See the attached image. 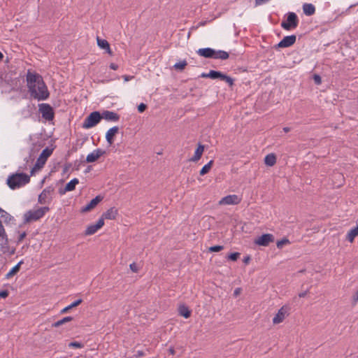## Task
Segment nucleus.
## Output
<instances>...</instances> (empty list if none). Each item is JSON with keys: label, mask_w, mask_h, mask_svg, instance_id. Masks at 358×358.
I'll list each match as a JSON object with an SVG mask.
<instances>
[{"label": "nucleus", "mask_w": 358, "mask_h": 358, "mask_svg": "<svg viewBox=\"0 0 358 358\" xmlns=\"http://www.w3.org/2000/svg\"><path fill=\"white\" fill-rule=\"evenodd\" d=\"M27 83L32 98L38 101L45 100L48 98L49 92L47 86L39 74L28 71Z\"/></svg>", "instance_id": "1"}, {"label": "nucleus", "mask_w": 358, "mask_h": 358, "mask_svg": "<svg viewBox=\"0 0 358 358\" xmlns=\"http://www.w3.org/2000/svg\"><path fill=\"white\" fill-rule=\"evenodd\" d=\"M30 181V177L24 173H16L8 176L7 185L11 189L20 188Z\"/></svg>", "instance_id": "2"}, {"label": "nucleus", "mask_w": 358, "mask_h": 358, "mask_svg": "<svg viewBox=\"0 0 358 358\" xmlns=\"http://www.w3.org/2000/svg\"><path fill=\"white\" fill-rule=\"evenodd\" d=\"M197 54L204 58L227 59L229 55L224 50H215L210 48H200L196 51Z\"/></svg>", "instance_id": "3"}, {"label": "nucleus", "mask_w": 358, "mask_h": 358, "mask_svg": "<svg viewBox=\"0 0 358 358\" xmlns=\"http://www.w3.org/2000/svg\"><path fill=\"white\" fill-rule=\"evenodd\" d=\"M48 207H40L37 209L30 210L24 214V223L35 222L43 217L49 211Z\"/></svg>", "instance_id": "4"}, {"label": "nucleus", "mask_w": 358, "mask_h": 358, "mask_svg": "<svg viewBox=\"0 0 358 358\" xmlns=\"http://www.w3.org/2000/svg\"><path fill=\"white\" fill-rule=\"evenodd\" d=\"M285 20L281 22V27L286 31L295 29L299 23L297 15L294 12H288L285 15Z\"/></svg>", "instance_id": "5"}, {"label": "nucleus", "mask_w": 358, "mask_h": 358, "mask_svg": "<svg viewBox=\"0 0 358 358\" xmlns=\"http://www.w3.org/2000/svg\"><path fill=\"white\" fill-rule=\"evenodd\" d=\"M52 152L53 149L50 148H46L42 151L34 167L31 169V175L34 174L35 171L40 170L44 166L48 158L52 155Z\"/></svg>", "instance_id": "6"}, {"label": "nucleus", "mask_w": 358, "mask_h": 358, "mask_svg": "<svg viewBox=\"0 0 358 358\" xmlns=\"http://www.w3.org/2000/svg\"><path fill=\"white\" fill-rule=\"evenodd\" d=\"M0 216L4 218L6 222H10L13 217L8 213L4 211L0 208ZM8 244V238L6 234L3 226L2 225L1 221L0 220V245H6Z\"/></svg>", "instance_id": "7"}, {"label": "nucleus", "mask_w": 358, "mask_h": 358, "mask_svg": "<svg viewBox=\"0 0 358 358\" xmlns=\"http://www.w3.org/2000/svg\"><path fill=\"white\" fill-rule=\"evenodd\" d=\"M39 112L41 113L42 117L47 121L53 120L55 113L53 108L48 103H41L38 105Z\"/></svg>", "instance_id": "8"}, {"label": "nucleus", "mask_w": 358, "mask_h": 358, "mask_svg": "<svg viewBox=\"0 0 358 358\" xmlns=\"http://www.w3.org/2000/svg\"><path fill=\"white\" fill-rule=\"evenodd\" d=\"M275 241V237L271 234H264L262 236L257 238L254 243L259 246L266 247L271 243H273Z\"/></svg>", "instance_id": "9"}, {"label": "nucleus", "mask_w": 358, "mask_h": 358, "mask_svg": "<svg viewBox=\"0 0 358 358\" xmlns=\"http://www.w3.org/2000/svg\"><path fill=\"white\" fill-rule=\"evenodd\" d=\"M296 40V36L294 34L286 36L277 45H275V48L278 49L290 47L295 43Z\"/></svg>", "instance_id": "10"}, {"label": "nucleus", "mask_w": 358, "mask_h": 358, "mask_svg": "<svg viewBox=\"0 0 358 358\" xmlns=\"http://www.w3.org/2000/svg\"><path fill=\"white\" fill-rule=\"evenodd\" d=\"M241 199L236 194L227 195L223 197L220 201V205H236L241 202Z\"/></svg>", "instance_id": "11"}, {"label": "nucleus", "mask_w": 358, "mask_h": 358, "mask_svg": "<svg viewBox=\"0 0 358 358\" xmlns=\"http://www.w3.org/2000/svg\"><path fill=\"white\" fill-rule=\"evenodd\" d=\"M54 189L51 187H48L44 189L38 196V203L44 204L47 203V199L49 198L50 194L52 193Z\"/></svg>", "instance_id": "12"}, {"label": "nucleus", "mask_w": 358, "mask_h": 358, "mask_svg": "<svg viewBox=\"0 0 358 358\" xmlns=\"http://www.w3.org/2000/svg\"><path fill=\"white\" fill-rule=\"evenodd\" d=\"M288 308L286 306H282L275 315V316L273 319V324H279L283 321L285 315L287 313Z\"/></svg>", "instance_id": "13"}, {"label": "nucleus", "mask_w": 358, "mask_h": 358, "mask_svg": "<svg viewBox=\"0 0 358 358\" xmlns=\"http://www.w3.org/2000/svg\"><path fill=\"white\" fill-rule=\"evenodd\" d=\"M78 183V180L77 178L72 179L70 182H69L64 188H60L59 189V193L61 195L66 194L67 192L73 191L75 189L76 185Z\"/></svg>", "instance_id": "14"}, {"label": "nucleus", "mask_w": 358, "mask_h": 358, "mask_svg": "<svg viewBox=\"0 0 358 358\" xmlns=\"http://www.w3.org/2000/svg\"><path fill=\"white\" fill-rule=\"evenodd\" d=\"M119 127L115 126L108 130L106 134V139L109 145H112L114 142V137L118 133Z\"/></svg>", "instance_id": "15"}, {"label": "nucleus", "mask_w": 358, "mask_h": 358, "mask_svg": "<svg viewBox=\"0 0 358 358\" xmlns=\"http://www.w3.org/2000/svg\"><path fill=\"white\" fill-rule=\"evenodd\" d=\"M224 73L221 71L210 70L208 73H203L201 75V78H209L210 79H220L222 80Z\"/></svg>", "instance_id": "16"}, {"label": "nucleus", "mask_w": 358, "mask_h": 358, "mask_svg": "<svg viewBox=\"0 0 358 358\" xmlns=\"http://www.w3.org/2000/svg\"><path fill=\"white\" fill-rule=\"evenodd\" d=\"M103 119L108 121L117 122L120 120V115L113 111L104 110L103 112Z\"/></svg>", "instance_id": "17"}, {"label": "nucleus", "mask_w": 358, "mask_h": 358, "mask_svg": "<svg viewBox=\"0 0 358 358\" xmlns=\"http://www.w3.org/2000/svg\"><path fill=\"white\" fill-rule=\"evenodd\" d=\"M96 41L97 45L101 49L105 50L107 53H108L109 55H112L110 44L106 40L101 39L99 36H97Z\"/></svg>", "instance_id": "18"}, {"label": "nucleus", "mask_w": 358, "mask_h": 358, "mask_svg": "<svg viewBox=\"0 0 358 358\" xmlns=\"http://www.w3.org/2000/svg\"><path fill=\"white\" fill-rule=\"evenodd\" d=\"M103 119V113L94 111L91 113V127L96 126Z\"/></svg>", "instance_id": "19"}, {"label": "nucleus", "mask_w": 358, "mask_h": 358, "mask_svg": "<svg viewBox=\"0 0 358 358\" xmlns=\"http://www.w3.org/2000/svg\"><path fill=\"white\" fill-rule=\"evenodd\" d=\"M302 8L303 13L307 16H311L315 13V7L312 3H305Z\"/></svg>", "instance_id": "20"}, {"label": "nucleus", "mask_w": 358, "mask_h": 358, "mask_svg": "<svg viewBox=\"0 0 358 358\" xmlns=\"http://www.w3.org/2000/svg\"><path fill=\"white\" fill-rule=\"evenodd\" d=\"M117 215V210L115 208L108 209L106 212L103 213L101 215L103 219L115 220Z\"/></svg>", "instance_id": "21"}, {"label": "nucleus", "mask_w": 358, "mask_h": 358, "mask_svg": "<svg viewBox=\"0 0 358 358\" xmlns=\"http://www.w3.org/2000/svg\"><path fill=\"white\" fill-rule=\"evenodd\" d=\"M204 150V146L201 144H199L197 148L195 150L194 155L190 159L191 162H197L202 156Z\"/></svg>", "instance_id": "22"}, {"label": "nucleus", "mask_w": 358, "mask_h": 358, "mask_svg": "<svg viewBox=\"0 0 358 358\" xmlns=\"http://www.w3.org/2000/svg\"><path fill=\"white\" fill-rule=\"evenodd\" d=\"M23 263L22 261L19 262L14 267H13L10 271L6 275V279H10L15 275H16L20 269V266Z\"/></svg>", "instance_id": "23"}, {"label": "nucleus", "mask_w": 358, "mask_h": 358, "mask_svg": "<svg viewBox=\"0 0 358 358\" xmlns=\"http://www.w3.org/2000/svg\"><path fill=\"white\" fill-rule=\"evenodd\" d=\"M358 236V223L357 227L351 229L346 236V239L350 242L352 243L355 240V238Z\"/></svg>", "instance_id": "24"}, {"label": "nucleus", "mask_w": 358, "mask_h": 358, "mask_svg": "<svg viewBox=\"0 0 358 358\" xmlns=\"http://www.w3.org/2000/svg\"><path fill=\"white\" fill-rule=\"evenodd\" d=\"M264 163L268 166H273L276 163V156L273 153L268 154L264 157Z\"/></svg>", "instance_id": "25"}, {"label": "nucleus", "mask_w": 358, "mask_h": 358, "mask_svg": "<svg viewBox=\"0 0 358 358\" xmlns=\"http://www.w3.org/2000/svg\"><path fill=\"white\" fill-rule=\"evenodd\" d=\"M106 153V151L98 148L94 150L93 152H91V162H94L96 161L100 157Z\"/></svg>", "instance_id": "26"}, {"label": "nucleus", "mask_w": 358, "mask_h": 358, "mask_svg": "<svg viewBox=\"0 0 358 358\" xmlns=\"http://www.w3.org/2000/svg\"><path fill=\"white\" fill-rule=\"evenodd\" d=\"M104 224V219L101 217L99 220L94 224H91V234H94L99 229H100Z\"/></svg>", "instance_id": "27"}, {"label": "nucleus", "mask_w": 358, "mask_h": 358, "mask_svg": "<svg viewBox=\"0 0 358 358\" xmlns=\"http://www.w3.org/2000/svg\"><path fill=\"white\" fill-rule=\"evenodd\" d=\"M180 315L185 318H189L191 316V310L185 305L180 306L178 308Z\"/></svg>", "instance_id": "28"}, {"label": "nucleus", "mask_w": 358, "mask_h": 358, "mask_svg": "<svg viewBox=\"0 0 358 358\" xmlns=\"http://www.w3.org/2000/svg\"><path fill=\"white\" fill-rule=\"evenodd\" d=\"M81 302H82V299H78V300L75 301L74 302L71 303L69 306H68L65 307L64 308H63L62 310H61L60 313L64 314V313L69 312L73 308L76 307L78 305H80L81 303Z\"/></svg>", "instance_id": "29"}, {"label": "nucleus", "mask_w": 358, "mask_h": 358, "mask_svg": "<svg viewBox=\"0 0 358 358\" xmlns=\"http://www.w3.org/2000/svg\"><path fill=\"white\" fill-rule=\"evenodd\" d=\"M72 320H73L72 317L67 316V317H65L63 319L59 320L57 321L56 322L53 323L52 326L54 327H58L68 322L71 321Z\"/></svg>", "instance_id": "30"}, {"label": "nucleus", "mask_w": 358, "mask_h": 358, "mask_svg": "<svg viewBox=\"0 0 358 358\" xmlns=\"http://www.w3.org/2000/svg\"><path fill=\"white\" fill-rule=\"evenodd\" d=\"M213 164V161L210 160L207 164L204 165L199 172L200 175L204 176L208 173L210 171Z\"/></svg>", "instance_id": "31"}, {"label": "nucleus", "mask_w": 358, "mask_h": 358, "mask_svg": "<svg viewBox=\"0 0 358 358\" xmlns=\"http://www.w3.org/2000/svg\"><path fill=\"white\" fill-rule=\"evenodd\" d=\"M103 196L98 195L94 199H91V209L95 208L97 204L103 200Z\"/></svg>", "instance_id": "32"}, {"label": "nucleus", "mask_w": 358, "mask_h": 358, "mask_svg": "<svg viewBox=\"0 0 358 358\" xmlns=\"http://www.w3.org/2000/svg\"><path fill=\"white\" fill-rule=\"evenodd\" d=\"M290 243V241L287 238H283L282 239L278 241L276 243L277 248L279 249L282 248V247L285 245H288Z\"/></svg>", "instance_id": "33"}, {"label": "nucleus", "mask_w": 358, "mask_h": 358, "mask_svg": "<svg viewBox=\"0 0 358 358\" xmlns=\"http://www.w3.org/2000/svg\"><path fill=\"white\" fill-rule=\"evenodd\" d=\"M187 65V62L185 60H183L182 62L176 63L174 65V68L177 70H183Z\"/></svg>", "instance_id": "34"}, {"label": "nucleus", "mask_w": 358, "mask_h": 358, "mask_svg": "<svg viewBox=\"0 0 358 358\" xmlns=\"http://www.w3.org/2000/svg\"><path fill=\"white\" fill-rule=\"evenodd\" d=\"M221 80L225 81L227 83H228L229 87H232L234 85V79L224 73Z\"/></svg>", "instance_id": "35"}, {"label": "nucleus", "mask_w": 358, "mask_h": 358, "mask_svg": "<svg viewBox=\"0 0 358 358\" xmlns=\"http://www.w3.org/2000/svg\"><path fill=\"white\" fill-rule=\"evenodd\" d=\"M224 247L222 245H213L209 248L208 250L211 252H217L222 250Z\"/></svg>", "instance_id": "36"}, {"label": "nucleus", "mask_w": 358, "mask_h": 358, "mask_svg": "<svg viewBox=\"0 0 358 358\" xmlns=\"http://www.w3.org/2000/svg\"><path fill=\"white\" fill-rule=\"evenodd\" d=\"M239 256H240L239 252H233L228 255V259L229 260L235 262L238 259Z\"/></svg>", "instance_id": "37"}, {"label": "nucleus", "mask_w": 358, "mask_h": 358, "mask_svg": "<svg viewBox=\"0 0 358 358\" xmlns=\"http://www.w3.org/2000/svg\"><path fill=\"white\" fill-rule=\"evenodd\" d=\"M83 127L85 129L90 128V115H87L83 122Z\"/></svg>", "instance_id": "38"}, {"label": "nucleus", "mask_w": 358, "mask_h": 358, "mask_svg": "<svg viewBox=\"0 0 358 358\" xmlns=\"http://www.w3.org/2000/svg\"><path fill=\"white\" fill-rule=\"evenodd\" d=\"M146 108H147V105L143 103H141L138 106V110L139 113L144 112Z\"/></svg>", "instance_id": "39"}, {"label": "nucleus", "mask_w": 358, "mask_h": 358, "mask_svg": "<svg viewBox=\"0 0 358 358\" xmlns=\"http://www.w3.org/2000/svg\"><path fill=\"white\" fill-rule=\"evenodd\" d=\"M313 80L315 81V83L317 85H320L322 83L321 77L317 74H315L313 76Z\"/></svg>", "instance_id": "40"}, {"label": "nucleus", "mask_w": 358, "mask_h": 358, "mask_svg": "<svg viewBox=\"0 0 358 358\" xmlns=\"http://www.w3.org/2000/svg\"><path fill=\"white\" fill-rule=\"evenodd\" d=\"M129 267H130V269L134 273H137L138 271V267L135 262H133L132 264H131L129 265Z\"/></svg>", "instance_id": "41"}, {"label": "nucleus", "mask_w": 358, "mask_h": 358, "mask_svg": "<svg viewBox=\"0 0 358 358\" xmlns=\"http://www.w3.org/2000/svg\"><path fill=\"white\" fill-rule=\"evenodd\" d=\"M34 155H35V152H34L33 150L31 151V153L29 155V159H25L26 161H27V163H32V162L34 161Z\"/></svg>", "instance_id": "42"}, {"label": "nucleus", "mask_w": 358, "mask_h": 358, "mask_svg": "<svg viewBox=\"0 0 358 358\" xmlns=\"http://www.w3.org/2000/svg\"><path fill=\"white\" fill-rule=\"evenodd\" d=\"M70 347H75V348H81L82 344L78 342H71L69 343Z\"/></svg>", "instance_id": "43"}, {"label": "nucleus", "mask_w": 358, "mask_h": 358, "mask_svg": "<svg viewBox=\"0 0 358 358\" xmlns=\"http://www.w3.org/2000/svg\"><path fill=\"white\" fill-rule=\"evenodd\" d=\"M90 203H87L85 207H83L82 208V212H87L90 210Z\"/></svg>", "instance_id": "44"}, {"label": "nucleus", "mask_w": 358, "mask_h": 358, "mask_svg": "<svg viewBox=\"0 0 358 358\" xmlns=\"http://www.w3.org/2000/svg\"><path fill=\"white\" fill-rule=\"evenodd\" d=\"M8 295V293L7 291H1L0 292V297L1 298H6Z\"/></svg>", "instance_id": "45"}, {"label": "nucleus", "mask_w": 358, "mask_h": 358, "mask_svg": "<svg viewBox=\"0 0 358 358\" xmlns=\"http://www.w3.org/2000/svg\"><path fill=\"white\" fill-rule=\"evenodd\" d=\"M144 355H145V354L143 351L138 350V351H137L136 354L135 355V357L138 358V357H143Z\"/></svg>", "instance_id": "46"}, {"label": "nucleus", "mask_w": 358, "mask_h": 358, "mask_svg": "<svg viewBox=\"0 0 358 358\" xmlns=\"http://www.w3.org/2000/svg\"><path fill=\"white\" fill-rule=\"evenodd\" d=\"M110 68L113 70H117L118 69V65L115 63H111L110 64Z\"/></svg>", "instance_id": "47"}, {"label": "nucleus", "mask_w": 358, "mask_h": 358, "mask_svg": "<svg viewBox=\"0 0 358 358\" xmlns=\"http://www.w3.org/2000/svg\"><path fill=\"white\" fill-rule=\"evenodd\" d=\"M250 259H251L250 257V256H247V257H244L243 262L247 264H248L250 262Z\"/></svg>", "instance_id": "48"}, {"label": "nucleus", "mask_w": 358, "mask_h": 358, "mask_svg": "<svg viewBox=\"0 0 358 358\" xmlns=\"http://www.w3.org/2000/svg\"><path fill=\"white\" fill-rule=\"evenodd\" d=\"M352 299H353V301H354L355 302L358 301V290L356 292V293H355V295L353 296Z\"/></svg>", "instance_id": "49"}, {"label": "nucleus", "mask_w": 358, "mask_h": 358, "mask_svg": "<svg viewBox=\"0 0 358 358\" xmlns=\"http://www.w3.org/2000/svg\"><path fill=\"white\" fill-rule=\"evenodd\" d=\"M123 78H124V80L125 81H129L131 79H132L134 77L133 76H124Z\"/></svg>", "instance_id": "50"}, {"label": "nucleus", "mask_w": 358, "mask_h": 358, "mask_svg": "<svg viewBox=\"0 0 358 358\" xmlns=\"http://www.w3.org/2000/svg\"><path fill=\"white\" fill-rule=\"evenodd\" d=\"M307 292H308V291H305V292H301V293H299V296L300 298L305 297L306 296V294H307Z\"/></svg>", "instance_id": "51"}, {"label": "nucleus", "mask_w": 358, "mask_h": 358, "mask_svg": "<svg viewBox=\"0 0 358 358\" xmlns=\"http://www.w3.org/2000/svg\"><path fill=\"white\" fill-rule=\"evenodd\" d=\"M169 352L170 355H175V350L173 347H171L169 349Z\"/></svg>", "instance_id": "52"}, {"label": "nucleus", "mask_w": 358, "mask_h": 358, "mask_svg": "<svg viewBox=\"0 0 358 358\" xmlns=\"http://www.w3.org/2000/svg\"><path fill=\"white\" fill-rule=\"evenodd\" d=\"M25 236H26V233L23 232L22 234H21L20 235L19 241H22L23 238H24Z\"/></svg>", "instance_id": "53"}, {"label": "nucleus", "mask_w": 358, "mask_h": 358, "mask_svg": "<svg viewBox=\"0 0 358 358\" xmlns=\"http://www.w3.org/2000/svg\"><path fill=\"white\" fill-rule=\"evenodd\" d=\"M85 234L86 235H89L90 234V225L86 227Z\"/></svg>", "instance_id": "54"}, {"label": "nucleus", "mask_w": 358, "mask_h": 358, "mask_svg": "<svg viewBox=\"0 0 358 358\" xmlns=\"http://www.w3.org/2000/svg\"><path fill=\"white\" fill-rule=\"evenodd\" d=\"M240 292V288H236L235 290H234V295H238Z\"/></svg>", "instance_id": "55"}, {"label": "nucleus", "mask_w": 358, "mask_h": 358, "mask_svg": "<svg viewBox=\"0 0 358 358\" xmlns=\"http://www.w3.org/2000/svg\"><path fill=\"white\" fill-rule=\"evenodd\" d=\"M290 130H291V129H290V128H289V127H284V128H283V131H284L285 132H286V133H287V132H289Z\"/></svg>", "instance_id": "56"}, {"label": "nucleus", "mask_w": 358, "mask_h": 358, "mask_svg": "<svg viewBox=\"0 0 358 358\" xmlns=\"http://www.w3.org/2000/svg\"><path fill=\"white\" fill-rule=\"evenodd\" d=\"M90 154H89V155H87V157H86V161H87V162H90Z\"/></svg>", "instance_id": "57"}, {"label": "nucleus", "mask_w": 358, "mask_h": 358, "mask_svg": "<svg viewBox=\"0 0 358 358\" xmlns=\"http://www.w3.org/2000/svg\"><path fill=\"white\" fill-rule=\"evenodd\" d=\"M3 57V55L2 54V52H0V60H1Z\"/></svg>", "instance_id": "58"}, {"label": "nucleus", "mask_w": 358, "mask_h": 358, "mask_svg": "<svg viewBox=\"0 0 358 358\" xmlns=\"http://www.w3.org/2000/svg\"><path fill=\"white\" fill-rule=\"evenodd\" d=\"M90 171V166H87L86 169V171Z\"/></svg>", "instance_id": "59"}, {"label": "nucleus", "mask_w": 358, "mask_h": 358, "mask_svg": "<svg viewBox=\"0 0 358 358\" xmlns=\"http://www.w3.org/2000/svg\"><path fill=\"white\" fill-rule=\"evenodd\" d=\"M357 223H358V220H357Z\"/></svg>", "instance_id": "60"}]
</instances>
